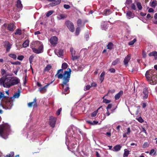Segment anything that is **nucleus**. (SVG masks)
Returning <instances> with one entry per match:
<instances>
[{
	"label": "nucleus",
	"instance_id": "obj_13",
	"mask_svg": "<svg viewBox=\"0 0 157 157\" xmlns=\"http://www.w3.org/2000/svg\"><path fill=\"white\" fill-rule=\"evenodd\" d=\"M150 83L152 85H155L157 83V75H155L152 77V78L149 81Z\"/></svg>",
	"mask_w": 157,
	"mask_h": 157
},
{
	"label": "nucleus",
	"instance_id": "obj_38",
	"mask_svg": "<svg viewBox=\"0 0 157 157\" xmlns=\"http://www.w3.org/2000/svg\"><path fill=\"white\" fill-rule=\"evenodd\" d=\"M82 23V21L80 19H79L77 21V24L78 26L81 27Z\"/></svg>",
	"mask_w": 157,
	"mask_h": 157
},
{
	"label": "nucleus",
	"instance_id": "obj_36",
	"mask_svg": "<svg viewBox=\"0 0 157 157\" xmlns=\"http://www.w3.org/2000/svg\"><path fill=\"white\" fill-rule=\"evenodd\" d=\"M58 55L60 56H63V51L62 49H59L58 52Z\"/></svg>",
	"mask_w": 157,
	"mask_h": 157
},
{
	"label": "nucleus",
	"instance_id": "obj_37",
	"mask_svg": "<svg viewBox=\"0 0 157 157\" xmlns=\"http://www.w3.org/2000/svg\"><path fill=\"white\" fill-rule=\"evenodd\" d=\"M79 57V56H73V55H72V54L71 59L73 61L77 59Z\"/></svg>",
	"mask_w": 157,
	"mask_h": 157
},
{
	"label": "nucleus",
	"instance_id": "obj_52",
	"mask_svg": "<svg viewBox=\"0 0 157 157\" xmlns=\"http://www.w3.org/2000/svg\"><path fill=\"white\" fill-rule=\"evenodd\" d=\"M69 89V88L68 87H67L64 90V91H63V92L64 94H66L68 91V90Z\"/></svg>",
	"mask_w": 157,
	"mask_h": 157
},
{
	"label": "nucleus",
	"instance_id": "obj_2",
	"mask_svg": "<svg viewBox=\"0 0 157 157\" xmlns=\"http://www.w3.org/2000/svg\"><path fill=\"white\" fill-rule=\"evenodd\" d=\"M11 132L10 127L7 123L0 125V136L5 139L8 138Z\"/></svg>",
	"mask_w": 157,
	"mask_h": 157
},
{
	"label": "nucleus",
	"instance_id": "obj_34",
	"mask_svg": "<svg viewBox=\"0 0 157 157\" xmlns=\"http://www.w3.org/2000/svg\"><path fill=\"white\" fill-rule=\"evenodd\" d=\"M21 30L19 29H17L16 32L15 33V34L21 35Z\"/></svg>",
	"mask_w": 157,
	"mask_h": 157
},
{
	"label": "nucleus",
	"instance_id": "obj_56",
	"mask_svg": "<svg viewBox=\"0 0 157 157\" xmlns=\"http://www.w3.org/2000/svg\"><path fill=\"white\" fill-rule=\"evenodd\" d=\"M60 19H64L66 17L65 15L63 14H61L59 15Z\"/></svg>",
	"mask_w": 157,
	"mask_h": 157
},
{
	"label": "nucleus",
	"instance_id": "obj_35",
	"mask_svg": "<svg viewBox=\"0 0 157 157\" xmlns=\"http://www.w3.org/2000/svg\"><path fill=\"white\" fill-rule=\"evenodd\" d=\"M80 31V28L79 27H78L76 28L75 31V35H78Z\"/></svg>",
	"mask_w": 157,
	"mask_h": 157
},
{
	"label": "nucleus",
	"instance_id": "obj_42",
	"mask_svg": "<svg viewBox=\"0 0 157 157\" xmlns=\"http://www.w3.org/2000/svg\"><path fill=\"white\" fill-rule=\"evenodd\" d=\"M20 95V93L19 92L17 93H15L13 95V96L12 97L13 98V97L15 98H18Z\"/></svg>",
	"mask_w": 157,
	"mask_h": 157
},
{
	"label": "nucleus",
	"instance_id": "obj_22",
	"mask_svg": "<svg viewBox=\"0 0 157 157\" xmlns=\"http://www.w3.org/2000/svg\"><path fill=\"white\" fill-rule=\"evenodd\" d=\"M101 108H102V106L100 107L97 110L92 113L91 114V116L92 117H95L97 115L98 110L100 109Z\"/></svg>",
	"mask_w": 157,
	"mask_h": 157
},
{
	"label": "nucleus",
	"instance_id": "obj_47",
	"mask_svg": "<svg viewBox=\"0 0 157 157\" xmlns=\"http://www.w3.org/2000/svg\"><path fill=\"white\" fill-rule=\"evenodd\" d=\"M13 65H20L21 64V63L19 61H16L15 62H12L11 63Z\"/></svg>",
	"mask_w": 157,
	"mask_h": 157
},
{
	"label": "nucleus",
	"instance_id": "obj_23",
	"mask_svg": "<svg viewBox=\"0 0 157 157\" xmlns=\"http://www.w3.org/2000/svg\"><path fill=\"white\" fill-rule=\"evenodd\" d=\"M113 44L112 42H109L107 46V49L110 50H112L113 48Z\"/></svg>",
	"mask_w": 157,
	"mask_h": 157
},
{
	"label": "nucleus",
	"instance_id": "obj_15",
	"mask_svg": "<svg viewBox=\"0 0 157 157\" xmlns=\"http://www.w3.org/2000/svg\"><path fill=\"white\" fill-rule=\"evenodd\" d=\"M131 55L130 54H128L125 57L124 59V64L126 66L128 65V63L131 59Z\"/></svg>",
	"mask_w": 157,
	"mask_h": 157
},
{
	"label": "nucleus",
	"instance_id": "obj_55",
	"mask_svg": "<svg viewBox=\"0 0 157 157\" xmlns=\"http://www.w3.org/2000/svg\"><path fill=\"white\" fill-rule=\"evenodd\" d=\"M142 56L143 58H145L146 57V54L145 52L143 50L142 52Z\"/></svg>",
	"mask_w": 157,
	"mask_h": 157
},
{
	"label": "nucleus",
	"instance_id": "obj_51",
	"mask_svg": "<svg viewBox=\"0 0 157 157\" xmlns=\"http://www.w3.org/2000/svg\"><path fill=\"white\" fill-rule=\"evenodd\" d=\"M109 71L112 73H114L115 72V70L114 68H110L109 70Z\"/></svg>",
	"mask_w": 157,
	"mask_h": 157
},
{
	"label": "nucleus",
	"instance_id": "obj_20",
	"mask_svg": "<svg viewBox=\"0 0 157 157\" xmlns=\"http://www.w3.org/2000/svg\"><path fill=\"white\" fill-rule=\"evenodd\" d=\"M17 7L19 9L22 8V5L20 0H17Z\"/></svg>",
	"mask_w": 157,
	"mask_h": 157
},
{
	"label": "nucleus",
	"instance_id": "obj_17",
	"mask_svg": "<svg viewBox=\"0 0 157 157\" xmlns=\"http://www.w3.org/2000/svg\"><path fill=\"white\" fill-rule=\"evenodd\" d=\"M143 93L144 95V96H143V98L144 99H147L148 96V88L147 87H145V88L144 89L143 91Z\"/></svg>",
	"mask_w": 157,
	"mask_h": 157
},
{
	"label": "nucleus",
	"instance_id": "obj_58",
	"mask_svg": "<svg viewBox=\"0 0 157 157\" xmlns=\"http://www.w3.org/2000/svg\"><path fill=\"white\" fill-rule=\"evenodd\" d=\"M91 86H90L91 87H96L97 86V84L94 82H92L91 84Z\"/></svg>",
	"mask_w": 157,
	"mask_h": 157
},
{
	"label": "nucleus",
	"instance_id": "obj_45",
	"mask_svg": "<svg viewBox=\"0 0 157 157\" xmlns=\"http://www.w3.org/2000/svg\"><path fill=\"white\" fill-rule=\"evenodd\" d=\"M34 56L33 55L30 56L29 58V60L30 63H31L33 62Z\"/></svg>",
	"mask_w": 157,
	"mask_h": 157
},
{
	"label": "nucleus",
	"instance_id": "obj_6",
	"mask_svg": "<svg viewBox=\"0 0 157 157\" xmlns=\"http://www.w3.org/2000/svg\"><path fill=\"white\" fill-rule=\"evenodd\" d=\"M154 72V70H149L146 72L145 74V76L148 81L151 80L153 76L155 75L153 74Z\"/></svg>",
	"mask_w": 157,
	"mask_h": 157
},
{
	"label": "nucleus",
	"instance_id": "obj_50",
	"mask_svg": "<svg viewBox=\"0 0 157 157\" xmlns=\"http://www.w3.org/2000/svg\"><path fill=\"white\" fill-rule=\"evenodd\" d=\"M91 86L90 85H87L86 86L85 90L86 91L90 89Z\"/></svg>",
	"mask_w": 157,
	"mask_h": 157
},
{
	"label": "nucleus",
	"instance_id": "obj_9",
	"mask_svg": "<svg viewBox=\"0 0 157 157\" xmlns=\"http://www.w3.org/2000/svg\"><path fill=\"white\" fill-rule=\"evenodd\" d=\"M11 86L15 85L19 83L20 82L19 79L18 78L16 77H11Z\"/></svg>",
	"mask_w": 157,
	"mask_h": 157
},
{
	"label": "nucleus",
	"instance_id": "obj_32",
	"mask_svg": "<svg viewBox=\"0 0 157 157\" xmlns=\"http://www.w3.org/2000/svg\"><path fill=\"white\" fill-rule=\"evenodd\" d=\"M68 65L66 63H62V68L63 69H65L67 68Z\"/></svg>",
	"mask_w": 157,
	"mask_h": 157
},
{
	"label": "nucleus",
	"instance_id": "obj_64",
	"mask_svg": "<svg viewBox=\"0 0 157 157\" xmlns=\"http://www.w3.org/2000/svg\"><path fill=\"white\" fill-rule=\"evenodd\" d=\"M154 11V10L152 8H150L148 10V12L149 13H152Z\"/></svg>",
	"mask_w": 157,
	"mask_h": 157
},
{
	"label": "nucleus",
	"instance_id": "obj_60",
	"mask_svg": "<svg viewBox=\"0 0 157 157\" xmlns=\"http://www.w3.org/2000/svg\"><path fill=\"white\" fill-rule=\"evenodd\" d=\"M127 133L128 135H129L130 134L131 132L130 128L129 127H128L127 128Z\"/></svg>",
	"mask_w": 157,
	"mask_h": 157
},
{
	"label": "nucleus",
	"instance_id": "obj_16",
	"mask_svg": "<svg viewBox=\"0 0 157 157\" xmlns=\"http://www.w3.org/2000/svg\"><path fill=\"white\" fill-rule=\"evenodd\" d=\"M36 98L33 99V101L32 102H29L28 104V105L29 107H31L32 106L34 107L37 106V103H36Z\"/></svg>",
	"mask_w": 157,
	"mask_h": 157
},
{
	"label": "nucleus",
	"instance_id": "obj_8",
	"mask_svg": "<svg viewBox=\"0 0 157 157\" xmlns=\"http://www.w3.org/2000/svg\"><path fill=\"white\" fill-rule=\"evenodd\" d=\"M43 45L40 46L38 49L35 48H32L33 52L35 53L39 54L43 52Z\"/></svg>",
	"mask_w": 157,
	"mask_h": 157
},
{
	"label": "nucleus",
	"instance_id": "obj_49",
	"mask_svg": "<svg viewBox=\"0 0 157 157\" xmlns=\"http://www.w3.org/2000/svg\"><path fill=\"white\" fill-rule=\"evenodd\" d=\"M131 9L134 10H136V6L133 3L132 4L131 6Z\"/></svg>",
	"mask_w": 157,
	"mask_h": 157
},
{
	"label": "nucleus",
	"instance_id": "obj_18",
	"mask_svg": "<svg viewBox=\"0 0 157 157\" xmlns=\"http://www.w3.org/2000/svg\"><path fill=\"white\" fill-rule=\"evenodd\" d=\"M148 55L149 56H154L155 60L157 59V52L156 51L150 52Z\"/></svg>",
	"mask_w": 157,
	"mask_h": 157
},
{
	"label": "nucleus",
	"instance_id": "obj_30",
	"mask_svg": "<svg viewBox=\"0 0 157 157\" xmlns=\"http://www.w3.org/2000/svg\"><path fill=\"white\" fill-rule=\"evenodd\" d=\"M9 56L12 58H13L14 60H16L17 58V56L13 53L9 54L8 55Z\"/></svg>",
	"mask_w": 157,
	"mask_h": 157
},
{
	"label": "nucleus",
	"instance_id": "obj_48",
	"mask_svg": "<svg viewBox=\"0 0 157 157\" xmlns=\"http://www.w3.org/2000/svg\"><path fill=\"white\" fill-rule=\"evenodd\" d=\"M110 100L107 99H104L103 101V102L105 103H110Z\"/></svg>",
	"mask_w": 157,
	"mask_h": 157
},
{
	"label": "nucleus",
	"instance_id": "obj_26",
	"mask_svg": "<svg viewBox=\"0 0 157 157\" xmlns=\"http://www.w3.org/2000/svg\"><path fill=\"white\" fill-rule=\"evenodd\" d=\"M52 68V66L50 64L48 65L46 67L44 68V71H49Z\"/></svg>",
	"mask_w": 157,
	"mask_h": 157
},
{
	"label": "nucleus",
	"instance_id": "obj_4",
	"mask_svg": "<svg viewBox=\"0 0 157 157\" xmlns=\"http://www.w3.org/2000/svg\"><path fill=\"white\" fill-rule=\"evenodd\" d=\"M13 97L8 98L5 101V105L2 104L1 106L5 109H10L13 105Z\"/></svg>",
	"mask_w": 157,
	"mask_h": 157
},
{
	"label": "nucleus",
	"instance_id": "obj_54",
	"mask_svg": "<svg viewBox=\"0 0 157 157\" xmlns=\"http://www.w3.org/2000/svg\"><path fill=\"white\" fill-rule=\"evenodd\" d=\"M56 3L55 4H56V5H58L61 2V0H55L54 1Z\"/></svg>",
	"mask_w": 157,
	"mask_h": 157
},
{
	"label": "nucleus",
	"instance_id": "obj_3",
	"mask_svg": "<svg viewBox=\"0 0 157 157\" xmlns=\"http://www.w3.org/2000/svg\"><path fill=\"white\" fill-rule=\"evenodd\" d=\"M11 77H3L0 79V85L4 87L10 88L11 86Z\"/></svg>",
	"mask_w": 157,
	"mask_h": 157
},
{
	"label": "nucleus",
	"instance_id": "obj_31",
	"mask_svg": "<svg viewBox=\"0 0 157 157\" xmlns=\"http://www.w3.org/2000/svg\"><path fill=\"white\" fill-rule=\"evenodd\" d=\"M120 61V59H117L114 61H113L112 63V65L113 66L115 65L116 64L119 63Z\"/></svg>",
	"mask_w": 157,
	"mask_h": 157
},
{
	"label": "nucleus",
	"instance_id": "obj_7",
	"mask_svg": "<svg viewBox=\"0 0 157 157\" xmlns=\"http://www.w3.org/2000/svg\"><path fill=\"white\" fill-rule=\"evenodd\" d=\"M56 118L53 117L52 116L50 117L49 120V123L50 125L52 128H54L55 126L56 121Z\"/></svg>",
	"mask_w": 157,
	"mask_h": 157
},
{
	"label": "nucleus",
	"instance_id": "obj_61",
	"mask_svg": "<svg viewBox=\"0 0 157 157\" xmlns=\"http://www.w3.org/2000/svg\"><path fill=\"white\" fill-rule=\"evenodd\" d=\"M1 74H2V75H3L6 73V71L4 69H1Z\"/></svg>",
	"mask_w": 157,
	"mask_h": 157
},
{
	"label": "nucleus",
	"instance_id": "obj_44",
	"mask_svg": "<svg viewBox=\"0 0 157 157\" xmlns=\"http://www.w3.org/2000/svg\"><path fill=\"white\" fill-rule=\"evenodd\" d=\"M136 119L140 123H142L144 122V121L141 117H139L138 118H136Z\"/></svg>",
	"mask_w": 157,
	"mask_h": 157
},
{
	"label": "nucleus",
	"instance_id": "obj_21",
	"mask_svg": "<svg viewBox=\"0 0 157 157\" xmlns=\"http://www.w3.org/2000/svg\"><path fill=\"white\" fill-rule=\"evenodd\" d=\"M121 147V146L120 145H117L113 147L114 151H119Z\"/></svg>",
	"mask_w": 157,
	"mask_h": 157
},
{
	"label": "nucleus",
	"instance_id": "obj_53",
	"mask_svg": "<svg viewBox=\"0 0 157 157\" xmlns=\"http://www.w3.org/2000/svg\"><path fill=\"white\" fill-rule=\"evenodd\" d=\"M63 7L65 9H69L70 8V6L69 5L67 4L64 5Z\"/></svg>",
	"mask_w": 157,
	"mask_h": 157
},
{
	"label": "nucleus",
	"instance_id": "obj_28",
	"mask_svg": "<svg viewBox=\"0 0 157 157\" xmlns=\"http://www.w3.org/2000/svg\"><path fill=\"white\" fill-rule=\"evenodd\" d=\"M157 5L156 1H153L151 2V6L153 8H155Z\"/></svg>",
	"mask_w": 157,
	"mask_h": 157
},
{
	"label": "nucleus",
	"instance_id": "obj_59",
	"mask_svg": "<svg viewBox=\"0 0 157 157\" xmlns=\"http://www.w3.org/2000/svg\"><path fill=\"white\" fill-rule=\"evenodd\" d=\"M62 110V108H60L59 109L56 113V114L57 115H59L60 114V112Z\"/></svg>",
	"mask_w": 157,
	"mask_h": 157
},
{
	"label": "nucleus",
	"instance_id": "obj_63",
	"mask_svg": "<svg viewBox=\"0 0 157 157\" xmlns=\"http://www.w3.org/2000/svg\"><path fill=\"white\" fill-rule=\"evenodd\" d=\"M106 27L107 25H103L102 27V29L103 30H106V29H107V28H106Z\"/></svg>",
	"mask_w": 157,
	"mask_h": 157
},
{
	"label": "nucleus",
	"instance_id": "obj_12",
	"mask_svg": "<svg viewBox=\"0 0 157 157\" xmlns=\"http://www.w3.org/2000/svg\"><path fill=\"white\" fill-rule=\"evenodd\" d=\"M53 82H52L50 83H48L47 85H46L42 88H39L38 90L41 94H44L47 91V88L48 86L50 84L52 83Z\"/></svg>",
	"mask_w": 157,
	"mask_h": 157
},
{
	"label": "nucleus",
	"instance_id": "obj_43",
	"mask_svg": "<svg viewBox=\"0 0 157 157\" xmlns=\"http://www.w3.org/2000/svg\"><path fill=\"white\" fill-rule=\"evenodd\" d=\"M6 96L4 95V94L2 92H0V99L2 98H6Z\"/></svg>",
	"mask_w": 157,
	"mask_h": 157
},
{
	"label": "nucleus",
	"instance_id": "obj_41",
	"mask_svg": "<svg viewBox=\"0 0 157 157\" xmlns=\"http://www.w3.org/2000/svg\"><path fill=\"white\" fill-rule=\"evenodd\" d=\"M53 12V11L52 10H51V11H48L47 13L46 14V16L47 17H49L50 15H51V14H52Z\"/></svg>",
	"mask_w": 157,
	"mask_h": 157
},
{
	"label": "nucleus",
	"instance_id": "obj_40",
	"mask_svg": "<svg viewBox=\"0 0 157 157\" xmlns=\"http://www.w3.org/2000/svg\"><path fill=\"white\" fill-rule=\"evenodd\" d=\"M14 155V152H11L9 155H6L5 157H13Z\"/></svg>",
	"mask_w": 157,
	"mask_h": 157
},
{
	"label": "nucleus",
	"instance_id": "obj_29",
	"mask_svg": "<svg viewBox=\"0 0 157 157\" xmlns=\"http://www.w3.org/2000/svg\"><path fill=\"white\" fill-rule=\"evenodd\" d=\"M136 4L139 10H141L142 8V7L141 3L140 2H136Z\"/></svg>",
	"mask_w": 157,
	"mask_h": 157
},
{
	"label": "nucleus",
	"instance_id": "obj_11",
	"mask_svg": "<svg viewBox=\"0 0 157 157\" xmlns=\"http://www.w3.org/2000/svg\"><path fill=\"white\" fill-rule=\"evenodd\" d=\"M50 42L52 45H55L57 44L58 38L56 36H53L49 40Z\"/></svg>",
	"mask_w": 157,
	"mask_h": 157
},
{
	"label": "nucleus",
	"instance_id": "obj_19",
	"mask_svg": "<svg viewBox=\"0 0 157 157\" xmlns=\"http://www.w3.org/2000/svg\"><path fill=\"white\" fill-rule=\"evenodd\" d=\"M123 91L122 90H120V92L118 93H117L115 95V100H117L118 99H119V98H120V97L122 95H123Z\"/></svg>",
	"mask_w": 157,
	"mask_h": 157
},
{
	"label": "nucleus",
	"instance_id": "obj_24",
	"mask_svg": "<svg viewBox=\"0 0 157 157\" xmlns=\"http://www.w3.org/2000/svg\"><path fill=\"white\" fill-rule=\"evenodd\" d=\"M29 41L28 40H25L22 44V46L24 48H26L29 45Z\"/></svg>",
	"mask_w": 157,
	"mask_h": 157
},
{
	"label": "nucleus",
	"instance_id": "obj_33",
	"mask_svg": "<svg viewBox=\"0 0 157 157\" xmlns=\"http://www.w3.org/2000/svg\"><path fill=\"white\" fill-rule=\"evenodd\" d=\"M136 41V39L134 38V39H133V40H132L130 41L128 43V44L129 45H133Z\"/></svg>",
	"mask_w": 157,
	"mask_h": 157
},
{
	"label": "nucleus",
	"instance_id": "obj_25",
	"mask_svg": "<svg viewBox=\"0 0 157 157\" xmlns=\"http://www.w3.org/2000/svg\"><path fill=\"white\" fill-rule=\"evenodd\" d=\"M129 151L127 149H125L124 150V152L123 155L124 157H127L128 155L130 154Z\"/></svg>",
	"mask_w": 157,
	"mask_h": 157
},
{
	"label": "nucleus",
	"instance_id": "obj_46",
	"mask_svg": "<svg viewBox=\"0 0 157 157\" xmlns=\"http://www.w3.org/2000/svg\"><path fill=\"white\" fill-rule=\"evenodd\" d=\"M24 58V56L22 55L19 56L17 57V59L20 60H22Z\"/></svg>",
	"mask_w": 157,
	"mask_h": 157
},
{
	"label": "nucleus",
	"instance_id": "obj_5",
	"mask_svg": "<svg viewBox=\"0 0 157 157\" xmlns=\"http://www.w3.org/2000/svg\"><path fill=\"white\" fill-rule=\"evenodd\" d=\"M65 25L71 32H73L74 31V26L72 22L69 20L65 22Z\"/></svg>",
	"mask_w": 157,
	"mask_h": 157
},
{
	"label": "nucleus",
	"instance_id": "obj_62",
	"mask_svg": "<svg viewBox=\"0 0 157 157\" xmlns=\"http://www.w3.org/2000/svg\"><path fill=\"white\" fill-rule=\"evenodd\" d=\"M112 106V105L111 104H109L108 105L107 107L106 108L107 110H108L109 109H111Z\"/></svg>",
	"mask_w": 157,
	"mask_h": 157
},
{
	"label": "nucleus",
	"instance_id": "obj_27",
	"mask_svg": "<svg viewBox=\"0 0 157 157\" xmlns=\"http://www.w3.org/2000/svg\"><path fill=\"white\" fill-rule=\"evenodd\" d=\"M110 10L109 9H105L104 10L103 14L105 15H108L110 14Z\"/></svg>",
	"mask_w": 157,
	"mask_h": 157
},
{
	"label": "nucleus",
	"instance_id": "obj_1",
	"mask_svg": "<svg viewBox=\"0 0 157 157\" xmlns=\"http://www.w3.org/2000/svg\"><path fill=\"white\" fill-rule=\"evenodd\" d=\"M64 69L62 68L58 70L57 71V73L55 75L56 77L57 76L58 78L62 79L61 86L63 88L64 87V85L68 86V84L67 83L69 82L70 80L71 72V69L70 68H68L67 69L68 71H64L63 74L60 73L61 72L63 73Z\"/></svg>",
	"mask_w": 157,
	"mask_h": 157
},
{
	"label": "nucleus",
	"instance_id": "obj_57",
	"mask_svg": "<svg viewBox=\"0 0 157 157\" xmlns=\"http://www.w3.org/2000/svg\"><path fill=\"white\" fill-rule=\"evenodd\" d=\"M148 144L147 142L145 143L143 145V148H146L148 147Z\"/></svg>",
	"mask_w": 157,
	"mask_h": 157
},
{
	"label": "nucleus",
	"instance_id": "obj_10",
	"mask_svg": "<svg viewBox=\"0 0 157 157\" xmlns=\"http://www.w3.org/2000/svg\"><path fill=\"white\" fill-rule=\"evenodd\" d=\"M3 26L5 27H7V29L10 31H13L14 30V25L13 23H11L9 24H4Z\"/></svg>",
	"mask_w": 157,
	"mask_h": 157
},
{
	"label": "nucleus",
	"instance_id": "obj_39",
	"mask_svg": "<svg viewBox=\"0 0 157 157\" xmlns=\"http://www.w3.org/2000/svg\"><path fill=\"white\" fill-rule=\"evenodd\" d=\"M132 13L131 11H127L126 15L127 16H128L129 17H132Z\"/></svg>",
	"mask_w": 157,
	"mask_h": 157
},
{
	"label": "nucleus",
	"instance_id": "obj_14",
	"mask_svg": "<svg viewBox=\"0 0 157 157\" xmlns=\"http://www.w3.org/2000/svg\"><path fill=\"white\" fill-rule=\"evenodd\" d=\"M4 46L6 49V52H8L10 51L12 45L9 42L6 41L5 42V44L4 45Z\"/></svg>",
	"mask_w": 157,
	"mask_h": 157
}]
</instances>
